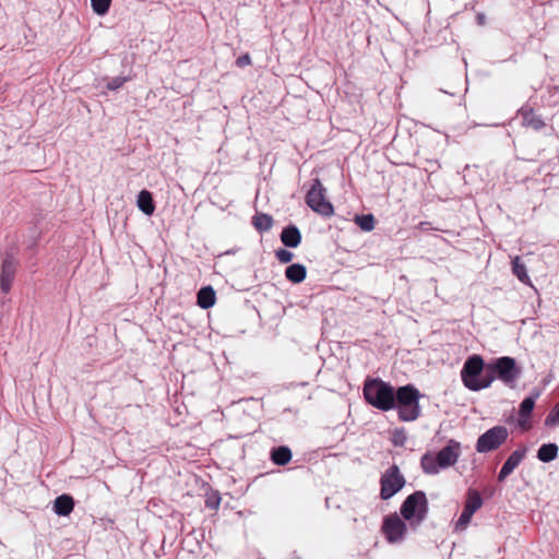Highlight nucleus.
Listing matches in <instances>:
<instances>
[{"mask_svg":"<svg viewBox=\"0 0 559 559\" xmlns=\"http://www.w3.org/2000/svg\"><path fill=\"white\" fill-rule=\"evenodd\" d=\"M395 389L380 378L367 377L364 382L362 394L367 404L382 412H388L394 409L393 396Z\"/></svg>","mask_w":559,"mask_h":559,"instance_id":"f257e3e1","label":"nucleus"},{"mask_svg":"<svg viewBox=\"0 0 559 559\" xmlns=\"http://www.w3.org/2000/svg\"><path fill=\"white\" fill-rule=\"evenodd\" d=\"M461 454V443L456 440H449L448 443L436 454L426 452L420 459V466L425 474L436 475L441 469L453 466Z\"/></svg>","mask_w":559,"mask_h":559,"instance_id":"f03ea898","label":"nucleus"},{"mask_svg":"<svg viewBox=\"0 0 559 559\" xmlns=\"http://www.w3.org/2000/svg\"><path fill=\"white\" fill-rule=\"evenodd\" d=\"M463 384L471 391L477 392L487 389L492 383V376L488 374V367L480 355L469 356L461 370Z\"/></svg>","mask_w":559,"mask_h":559,"instance_id":"7ed1b4c3","label":"nucleus"},{"mask_svg":"<svg viewBox=\"0 0 559 559\" xmlns=\"http://www.w3.org/2000/svg\"><path fill=\"white\" fill-rule=\"evenodd\" d=\"M421 394L413 384L402 385L395 389L393 396L394 409H397L399 419L414 421L420 416L419 399Z\"/></svg>","mask_w":559,"mask_h":559,"instance_id":"20e7f679","label":"nucleus"},{"mask_svg":"<svg viewBox=\"0 0 559 559\" xmlns=\"http://www.w3.org/2000/svg\"><path fill=\"white\" fill-rule=\"evenodd\" d=\"M428 512L429 502L423 490L408 495L400 507L401 516L408 522L413 531H416L427 519Z\"/></svg>","mask_w":559,"mask_h":559,"instance_id":"39448f33","label":"nucleus"},{"mask_svg":"<svg viewBox=\"0 0 559 559\" xmlns=\"http://www.w3.org/2000/svg\"><path fill=\"white\" fill-rule=\"evenodd\" d=\"M488 374L492 376V382L495 379H499L506 385L513 388L516 380L521 377V367L516 364V360L510 356H502L492 359L487 364Z\"/></svg>","mask_w":559,"mask_h":559,"instance_id":"423d86ee","label":"nucleus"},{"mask_svg":"<svg viewBox=\"0 0 559 559\" xmlns=\"http://www.w3.org/2000/svg\"><path fill=\"white\" fill-rule=\"evenodd\" d=\"M306 204L317 214L323 217H331L334 214V206L326 198V189L319 178L311 181L310 189L306 194Z\"/></svg>","mask_w":559,"mask_h":559,"instance_id":"0eeeda50","label":"nucleus"},{"mask_svg":"<svg viewBox=\"0 0 559 559\" xmlns=\"http://www.w3.org/2000/svg\"><path fill=\"white\" fill-rule=\"evenodd\" d=\"M509 431L504 426H493L481 433L477 441L475 449L478 453H489L499 449L508 439Z\"/></svg>","mask_w":559,"mask_h":559,"instance_id":"6e6552de","label":"nucleus"},{"mask_svg":"<svg viewBox=\"0 0 559 559\" xmlns=\"http://www.w3.org/2000/svg\"><path fill=\"white\" fill-rule=\"evenodd\" d=\"M406 480L396 464L391 465L380 477V498L389 500L405 486Z\"/></svg>","mask_w":559,"mask_h":559,"instance_id":"1a4fd4ad","label":"nucleus"},{"mask_svg":"<svg viewBox=\"0 0 559 559\" xmlns=\"http://www.w3.org/2000/svg\"><path fill=\"white\" fill-rule=\"evenodd\" d=\"M406 522L396 513L384 516L381 530L390 544L400 543L404 539L407 533Z\"/></svg>","mask_w":559,"mask_h":559,"instance_id":"9d476101","label":"nucleus"},{"mask_svg":"<svg viewBox=\"0 0 559 559\" xmlns=\"http://www.w3.org/2000/svg\"><path fill=\"white\" fill-rule=\"evenodd\" d=\"M483 502V498L476 489L469 488L467 490L463 511L455 523L456 531H463L467 527L474 513L481 508Z\"/></svg>","mask_w":559,"mask_h":559,"instance_id":"9b49d317","label":"nucleus"},{"mask_svg":"<svg viewBox=\"0 0 559 559\" xmlns=\"http://www.w3.org/2000/svg\"><path fill=\"white\" fill-rule=\"evenodd\" d=\"M539 391H534L528 396L524 397L520 403L518 426L523 430L531 429L528 418L533 413L536 400L539 397Z\"/></svg>","mask_w":559,"mask_h":559,"instance_id":"f8f14e48","label":"nucleus"},{"mask_svg":"<svg viewBox=\"0 0 559 559\" xmlns=\"http://www.w3.org/2000/svg\"><path fill=\"white\" fill-rule=\"evenodd\" d=\"M527 453V448L525 445L519 447L514 450L503 463L501 469L498 474V480L503 481L513 471L520 465V463L525 459Z\"/></svg>","mask_w":559,"mask_h":559,"instance_id":"ddd939ff","label":"nucleus"},{"mask_svg":"<svg viewBox=\"0 0 559 559\" xmlns=\"http://www.w3.org/2000/svg\"><path fill=\"white\" fill-rule=\"evenodd\" d=\"M16 264L12 257L7 255L2 261L0 273V292L8 294L15 276Z\"/></svg>","mask_w":559,"mask_h":559,"instance_id":"4468645a","label":"nucleus"},{"mask_svg":"<svg viewBox=\"0 0 559 559\" xmlns=\"http://www.w3.org/2000/svg\"><path fill=\"white\" fill-rule=\"evenodd\" d=\"M280 237L282 243L287 248H297L301 242V233L294 224L285 226Z\"/></svg>","mask_w":559,"mask_h":559,"instance_id":"2eb2a0df","label":"nucleus"},{"mask_svg":"<svg viewBox=\"0 0 559 559\" xmlns=\"http://www.w3.org/2000/svg\"><path fill=\"white\" fill-rule=\"evenodd\" d=\"M74 508V499L68 493L58 496L53 501V512L59 516H68Z\"/></svg>","mask_w":559,"mask_h":559,"instance_id":"dca6fc26","label":"nucleus"},{"mask_svg":"<svg viewBox=\"0 0 559 559\" xmlns=\"http://www.w3.org/2000/svg\"><path fill=\"white\" fill-rule=\"evenodd\" d=\"M293 457L292 450L287 445L273 447L270 450V460L277 466L287 465Z\"/></svg>","mask_w":559,"mask_h":559,"instance_id":"f3484780","label":"nucleus"},{"mask_svg":"<svg viewBox=\"0 0 559 559\" xmlns=\"http://www.w3.org/2000/svg\"><path fill=\"white\" fill-rule=\"evenodd\" d=\"M216 302V293L210 285L203 286L197 294V305L202 309H210Z\"/></svg>","mask_w":559,"mask_h":559,"instance_id":"a211bd4d","label":"nucleus"},{"mask_svg":"<svg viewBox=\"0 0 559 559\" xmlns=\"http://www.w3.org/2000/svg\"><path fill=\"white\" fill-rule=\"evenodd\" d=\"M519 114L522 116L523 124L525 127L532 128L533 130H536V131H538L545 127L544 120L542 119L540 116L535 114L533 108L522 107L519 110Z\"/></svg>","mask_w":559,"mask_h":559,"instance_id":"6ab92c4d","label":"nucleus"},{"mask_svg":"<svg viewBox=\"0 0 559 559\" xmlns=\"http://www.w3.org/2000/svg\"><path fill=\"white\" fill-rule=\"evenodd\" d=\"M559 447L555 442L543 443L537 452L536 459L542 463H550L558 457Z\"/></svg>","mask_w":559,"mask_h":559,"instance_id":"aec40b11","label":"nucleus"},{"mask_svg":"<svg viewBox=\"0 0 559 559\" xmlns=\"http://www.w3.org/2000/svg\"><path fill=\"white\" fill-rule=\"evenodd\" d=\"M136 205L145 215H152L155 211V202L152 192L145 189L141 190L138 194Z\"/></svg>","mask_w":559,"mask_h":559,"instance_id":"412c9836","label":"nucleus"},{"mask_svg":"<svg viewBox=\"0 0 559 559\" xmlns=\"http://www.w3.org/2000/svg\"><path fill=\"white\" fill-rule=\"evenodd\" d=\"M307 276V269L301 263H293L285 270V277L293 284L301 283Z\"/></svg>","mask_w":559,"mask_h":559,"instance_id":"4be33fe9","label":"nucleus"},{"mask_svg":"<svg viewBox=\"0 0 559 559\" xmlns=\"http://www.w3.org/2000/svg\"><path fill=\"white\" fill-rule=\"evenodd\" d=\"M511 264H512V272L518 277V280L521 283L531 286L532 283H531V278H530L527 270H526V265L521 260V258L520 257L513 258Z\"/></svg>","mask_w":559,"mask_h":559,"instance_id":"5701e85b","label":"nucleus"},{"mask_svg":"<svg viewBox=\"0 0 559 559\" xmlns=\"http://www.w3.org/2000/svg\"><path fill=\"white\" fill-rule=\"evenodd\" d=\"M252 225L259 233L269 231L273 226V217L265 213H258L252 217Z\"/></svg>","mask_w":559,"mask_h":559,"instance_id":"b1692460","label":"nucleus"},{"mask_svg":"<svg viewBox=\"0 0 559 559\" xmlns=\"http://www.w3.org/2000/svg\"><path fill=\"white\" fill-rule=\"evenodd\" d=\"M354 222L364 231H371L374 228V216L372 214L355 215Z\"/></svg>","mask_w":559,"mask_h":559,"instance_id":"393cba45","label":"nucleus"},{"mask_svg":"<svg viewBox=\"0 0 559 559\" xmlns=\"http://www.w3.org/2000/svg\"><path fill=\"white\" fill-rule=\"evenodd\" d=\"M111 0H91L93 11L97 15H105L110 8Z\"/></svg>","mask_w":559,"mask_h":559,"instance_id":"a878e982","label":"nucleus"},{"mask_svg":"<svg viewBox=\"0 0 559 559\" xmlns=\"http://www.w3.org/2000/svg\"><path fill=\"white\" fill-rule=\"evenodd\" d=\"M559 424V402L550 409L549 414L545 418L546 427H555Z\"/></svg>","mask_w":559,"mask_h":559,"instance_id":"bb28decb","label":"nucleus"},{"mask_svg":"<svg viewBox=\"0 0 559 559\" xmlns=\"http://www.w3.org/2000/svg\"><path fill=\"white\" fill-rule=\"evenodd\" d=\"M275 257L281 263L286 264L293 260L294 253L287 249L280 248L275 250Z\"/></svg>","mask_w":559,"mask_h":559,"instance_id":"cd10ccee","label":"nucleus"},{"mask_svg":"<svg viewBox=\"0 0 559 559\" xmlns=\"http://www.w3.org/2000/svg\"><path fill=\"white\" fill-rule=\"evenodd\" d=\"M128 81L127 76H115L110 79L106 85L109 91L119 90Z\"/></svg>","mask_w":559,"mask_h":559,"instance_id":"c85d7f7f","label":"nucleus"},{"mask_svg":"<svg viewBox=\"0 0 559 559\" xmlns=\"http://www.w3.org/2000/svg\"><path fill=\"white\" fill-rule=\"evenodd\" d=\"M406 441V436L403 429H396L393 433L392 442L396 447H403Z\"/></svg>","mask_w":559,"mask_h":559,"instance_id":"c756f323","label":"nucleus"},{"mask_svg":"<svg viewBox=\"0 0 559 559\" xmlns=\"http://www.w3.org/2000/svg\"><path fill=\"white\" fill-rule=\"evenodd\" d=\"M221 497L218 495L210 496L205 501L206 507L212 510L217 509Z\"/></svg>","mask_w":559,"mask_h":559,"instance_id":"7c9ffc66","label":"nucleus"},{"mask_svg":"<svg viewBox=\"0 0 559 559\" xmlns=\"http://www.w3.org/2000/svg\"><path fill=\"white\" fill-rule=\"evenodd\" d=\"M236 64L239 68H245L249 64H251V57L249 53H243L240 57L237 58Z\"/></svg>","mask_w":559,"mask_h":559,"instance_id":"2f4dec72","label":"nucleus"},{"mask_svg":"<svg viewBox=\"0 0 559 559\" xmlns=\"http://www.w3.org/2000/svg\"><path fill=\"white\" fill-rule=\"evenodd\" d=\"M429 224H430V223H428V222H421V223L419 224V227H420V229L426 230V229H428V225H429Z\"/></svg>","mask_w":559,"mask_h":559,"instance_id":"473e14b6","label":"nucleus"},{"mask_svg":"<svg viewBox=\"0 0 559 559\" xmlns=\"http://www.w3.org/2000/svg\"><path fill=\"white\" fill-rule=\"evenodd\" d=\"M477 19H478L479 23L481 24V23H483V20H484V15L479 14V15L477 16Z\"/></svg>","mask_w":559,"mask_h":559,"instance_id":"72a5a7b5","label":"nucleus"},{"mask_svg":"<svg viewBox=\"0 0 559 559\" xmlns=\"http://www.w3.org/2000/svg\"><path fill=\"white\" fill-rule=\"evenodd\" d=\"M364 1H365V2H367V3H369V2H370V0H364Z\"/></svg>","mask_w":559,"mask_h":559,"instance_id":"f704fd0d","label":"nucleus"},{"mask_svg":"<svg viewBox=\"0 0 559 559\" xmlns=\"http://www.w3.org/2000/svg\"><path fill=\"white\" fill-rule=\"evenodd\" d=\"M293 559H301V558H299V557H295V558H293Z\"/></svg>","mask_w":559,"mask_h":559,"instance_id":"c9c22d12","label":"nucleus"}]
</instances>
